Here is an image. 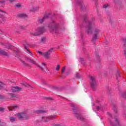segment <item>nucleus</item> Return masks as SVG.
Returning a JSON list of instances; mask_svg holds the SVG:
<instances>
[{
	"mask_svg": "<svg viewBox=\"0 0 126 126\" xmlns=\"http://www.w3.org/2000/svg\"><path fill=\"white\" fill-rule=\"evenodd\" d=\"M53 52H54V49L51 48L45 53H43V52L41 51H37V53L39 54V55H41V56H42V57L45 58V59H50V55H51Z\"/></svg>",
	"mask_w": 126,
	"mask_h": 126,
	"instance_id": "1",
	"label": "nucleus"
},
{
	"mask_svg": "<svg viewBox=\"0 0 126 126\" xmlns=\"http://www.w3.org/2000/svg\"><path fill=\"white\" fill-rule=\"evenodd\" d=\"M16 117L17 118H18L19 120H27L28 119V117L26 116V114L25 113H18L15 115Z\"/></svg>",
	"mask_w": 126,
	"mask_h": 126,
	"instance_id": "2",
	"label": "nucleus"
},
{
	"mask_svg": "<svg viewBox=\"0 0 126 126\" xmlns=\"http://www.w3.org/2000/svg\"><path fill=\"white\" fill-rule=\"evenodd\" d=\"M90 79H91V86L92 88L94 89V87L96 86V82L95 81V79L94 77L91 76L90 77Z\"/></svg>",
	"mask_w": 126,
	"mask_h": 126,
	"instance_id": "3",
	"label": "nucleus"
},
{
	"mask_svg": "<svg viewBox=\"0 0 126 126\" xmlns=\"http://www.w3.org/2000/svg\"><path fill=\"white\" fill-rule=\"evenodd\" d=\"M11 90L12 92H18L21 90V88L18 87H11Z\"/></svg>",
	"mask_w": 126,
	"mask_h": 126,
	"instance_id": "4",
	"label": "nucleus"
},
{
	"mask_svg": "<svg viewBox=\"0 0 126 126\" xmlns=\"http://www.w3.org/2000/svg\"><path fill=\"white\" fill-rule=\"evenodd\" d=\"M37 31L39 33V34H41V33L44 32V28H38Z\"/></svg>",
	"mask_w": 126,
	"mask_h": 126,
	"instance_id": "5",
	"label": "nucleus"
},
{
	"mask_svg": "<svg viewBox=\"0 0 126 126\" xmlns=\"http://www.w3.org/2000/svg\"><path fill=\"white\" fill-rule=\"evenodd\" d=\"M38 9H39V7H32L31 9V11H32L33 12H34V11L38 10Z\"/></svg>",
	"mask_w": 126,
	"mask_h": 126,
	"instance_id": "6",
	"label": "nucleus"
},
{
	"mask_svg": "<svg viewBox=\"0 0 126 126\" xmlns=\"http://www.w3.org/2000/svg\"><path fill=\"white\" fill-rule=\"evenodd\" d=\"M52 30L55 32V33H58V27L57 26H53L52 28Z\"/></svg>",
	"mask_w": 126,
	"mask_h": 126,
	"instance_id": "7",
	"label": "nucleus"
},
{
	"mask_svg": "<svg viewBox=\"0 0 126 126\" xmlns=\"http://www.w3.org/2000/svg\"><path fill=\"white\" fill-rule=\"evenodd\" d=\"M6 13L4 11L0 10V16L1 17L3 15H5Z\"/></svg>",
	"mask_w": 126,
	"mask_h": 126,
	"instance_id": "8",
	"label": "nucleus"
},
{
	"mask_svg": "<svg viewBox=\"0 0 126 126\" xmlns=\"http://www.w3.org/2000/svg\"><path fill=\"white\" fill-rule=\"evenodd\" d=\"M5 87V84H2V83L0 82V89H2Z\"/></svg>",
	"mask_w": 126,
	"mask_h": 126,
	"instance_id": "9",
	"label": "nucleus"
},
{
	"mask_svg": "<svg viewBox=\"0 0 126 126\" xmlns=\"http://www.w3.org/2000/svg\"><path fill=\"white\" fill-rule=\"evenodd\" d=\"M20 17H23V18H25L27 17V15L24 13L20 14L19 16Z\"/></svg>",
	"mask_w": 126,
	"mask_h": 126,
	"instance_id": "10",
	"label": "nucleus"
},
{
	"mask_svg": "<svg viewBox=\"0 0 126 126\" xmlns=\"http://www.w3.org/2000/svg\"><path fill=\"white\" fill-rule=\"evenodd\" d=\"M55 117L56 116L55 115L49 116V117L47 118V120H52V119H55Z\"/></svg>",
	"mask_w": 126,
	"mask_h": 126,
	"instance_id": "11",
	"label": "nucleus"
},
{
	"mask_svg": "<svg viewBox=\"0 0 126 126\" xmlns=\"http://www.w3.org/2000/svg\"><path fill=\"white\" fill-rule=\"evenodd\" d=\"M16 6L17 8H20L22 5L20 3H18L16 5Z\"/></svg>",
	"mask_w": 126,
	"mask_h": 126,
	"instance_id": "12",
	"label": "nucleus"
},
{
	"mask_svg": "<svg viewBox=\"0 0 126 126\" xmlns=\"http://www.w3.org/2000/svg\"><path fill=\"white\" fill-rule=\"evenodd\" d=\"M25 48L26 49V50H27V51H28L27 53H28V54H30L31 55H32L31 51H30L29 49H28L26 47H25Z\"/></svg>",
	"mask_w": 126,
	"mask_h": 126,
	"instance_id": "13",
	"label": "nucleus"
},
{
	"mask_svg": "<svg viewBox=\"0 0 126 126\" xmlns=\"http://www.w3.org/2000/svg\"><path fill=\"white\" fill-rule=\"evenodd\" d=\"M64 71H65V67H63L62 69V73H64Z\"/></svg>",
	"mask_w": 126,
	"mask_h": 126,
	"instance_id": "14",
	"label": "nucleus"
},
{
	"mask_svg": "<svg viewBox=\"0 0 126 126\" xmlns=\"http://www.w3.org/2000/svg\"><path fill=\"white\" fill-rule=\"evenodd\" d=\"M4 5V1H0V6H3Z\"/></svg>",
	"mask_w": 126,
	"mask_h": 126,
	"instance_id": "15",
	"label": "nucleus"
},
{
	"mask_svg": "<svg viewBox=\"0 0 126 126\" xmlns=\"http://www.w3.org/2000/svg\"><path fill=\"white\" fill-rule=\"evenodd\" d=\"M61 68V66L60 65H58L56 68L57 70H59Z\"/></svg>",
	"mask_w": 126,
	"mask_h": 126,
	"instance_id": "16",
	"label": "nucleus"
},
{
	"mask_svg": "<svg viewBox=\"0 0 126 126\" xmlns=\"http://www.w3.org/2000/svg\"><path fill=\"white\" fill-rule=\"evenodd\" d=\"M15 118L12 117L10 118V121L11 122H15Z\"/></svg>",
	"mask_w": 126,
	"mask_h": 126,
	"instance_id": "17",
	"label": "nucleus"
},
{
	"mask_svg": "<svg viewBox=\"0 0 126 126\" xmlns=\"http://www.w3.org/2000/svg\"><path fill=\"white\" fill-rule=\"evenodd\" d=\"M108 6H109V4H106L103 5V8H107V7H108Z\"/></svg>",
	"mask_w": 126,
	"mask_h": 126,
	"instance_id": "18",
	"label": "nucleus"
},
{
	"mask_svg": "<svg viewBox=\"0 0 126 126\" xmlns=\"http://www.w3.org/2000/svg\"><path fill=\"white\" fill-rule=\"evenodd\" d=\"M3 111H4V108L0 107V112H3Z\"/></svg>",
	"mask_w": 126,
	"mask_h": 126,
	"instance_id": "19",
	"label": "nucleus"
},
{
	"mask_svg": "<svg viewBox=\"0 0 126 126\" xmlns=\"http://www.w3.org/2000/svg\"><path fill=\"white\" fill-rule=\"evenodd\" d=\"M45 17H44V18H43V19H42V20H39V22H40V23H42V22H43V21H44V20H45Z\"/></svg>",
	"mask_w": 126,
	"mask_h": 126,
	"instance_id": "20",
	"label": "nucleus"
},
{
	"mask_svg": "<svg viewBox=\"0 0 126 126\" xmlns=\"http://www.w3.org/2000/svg\"><path fill=\"white\" fill-rule=\"evenodd\" d=\"M29 62H30V63H35V62L31 59L29 60Z\"/></svg>",
	"mask_w": 126,
	"mask_h": 126,
	"instance_id": "21",
	"label": "nucleus"
},
{
	"mask_svg": "<svg viewBox=\"0 0 126 126\" xmlns=\"http://www.w3.org/2000/svg\"><path fill=\"white\" fill-rule=\"evenodd\" d=\"M17 108H18V106H14L13 107V109L15 110V109H17Z\"/></svg>",
	"mask_w": 126,
	"mask_h": 126,
	"instance_id": "22",
	"label": "nucleus"
},
{
	"mask_svg": "<svg viewBox=\"0 0 126 126\" xmlns=\"http://www.w3.org/2000/svg\"><path fill=\"white\" fill-rule=\"evenodd\" d=\"M37 113H38V114H40V113H44V111H43V110H39V111H37Z\"/></svg>",
	"mask_w": 126,
	"mask_h": 126,
	"instance_id": "23",
	"label": "nucleus"
},
{
	"mask_svg": "<svg viewBox=\"0 0 126 126\" xmlns=\"http://www.w3.org/2000/svg\"><path fill=\"white\" fill-rule=\"evenodd\" d=\"M5 126L4 124H1V123H0V126Z\"/></svg>",
	"mask_w": 126,
	"mask_h": 126,
	"instance_id": "24",
	"label": "nucleus"
},
{
	"mask_svg": "<svg viewBox=\"0 0 126 126\" xmlns=\"http://www.w3.org/2000/svg\"><path fill=\"white\" fill-rule=\"evenodd\" d=\"M10 2H13V1H15V0H9Z\"/></svg>",
	"mask_w": 126,
	"mask_h": 126,
	"instance_id": "25",
	"label": "nucleus"
},
{
	"mask_svg": "<svg viewBox=\"0 0 126 126\" xmlns=\"http://www.w3.org/2000/svg\"><path fill=\"white\" fill-rule=\"evenodd\" d=\"M11 97H16V96H15L14 94H11Z\"/></svg>",
	"mask_w": 126,
	"mask_h": 126,
	"instance_id": "26",
	"label": "nucleus"
},
{
	"mask_svg": "<svg viewBox=\"0 0 126 126\" xmlns=\"http://www.w3.org/2000/svg\"><path fill=\"white\" fill-rule=\"evenodd\" d=\"M116 123L118 124V125H119V120H116Z\"/></svg>",
	"mask_w": 126,
	"mask_h": 126,
	"instance_id": "27",
	"label": "nucleus"
},
{
	"mask_svg": "<svg viewBox=\"0 0 126 126\" xmlns=\"http://www.w3.org/2000/svg\"><path fill=\"white\" fill-rule=\"evenodd\" d=\"M42 65H47V64H46V63H42Z\"/></svg>",
	"mask_w": 126,
	"mask_h": 126,
	"instance_id": "28",
	"label": "nucleus"
},
{
	"mask_svg": "<svg viewBox=\"0 0 126 126\" xmlns=\"http://www.w3.org/2000/svg\"><path fill=\"white\" fill-rule=\"evenodd\" d=\"M96 109H97V110H99V109H100V107H99V106H97V107H96Z\"/></svg>",
	"mask_w": 126,
	"mask_h": 126,
	"instance_id": "29",
	"label": "nucleus"
},
{
	"mask_svg": "<svg viewBox=\"0 0 126 126\" xmlns=\"http://www.w3.org/2000/svg\"><path fill=\"white\" fill-rule=\"evenodd\" d=\"M12 48V46H10V47L8 48V49H11Z\"/></svg>",
	"mask_w": 126,
	"mask_h": 126,
	"instance_id": "30",
	"label": "nucleus"
},
{
	"mask_svg": "<svg viewBox=\"0 0 126 126\" xmlns=\"http://www.w3.org/2000/svg\"><path fill=\"white\" fill-rule=\"evenodd\" d=\"M49 121V120H46V122H48Z\"/></svg>",
	"mask_w": 126,
	"mask_h": 126,
	"instance_id": "31",
	"label": "nucleus"
},
{
	"mask_svg": "<svg viewBox=\"0 0 126 126\" xmlns=\"http://www.w3.org/2000/svg\"><path fill=\"white\" fill-rule=\"evenodd\" d=\"M9 111H12V110L11 109H9Z\"/></svg>",
	"mask_w": 126,
	"mask_h": 126,
	"instance_id": "32",
	"label": "nucleus"
},
{
	"mask_svg": "<svg viewBox=\"0 0 126 126\" xmlns=\"http://www.w3.org/2000/svg\"><path fill=\"white\" fill-rule=\"evenodd\" d=\"M36 35H39V34H36Z\"/></svg>",
	"mask_w": 126,
	"mask_h": 126,
	"instance_id": "33",
	"label": "nucleus"
},
{
	"mask_svg": "<svg viewBox=\"0 0 126 126\" xmlns=\"http://www.w3.org/2000/svg\"><path fill=\"white\" fill-rule=\"evenodd\" d=\"M27 85H29L27 84Z\"/></svg>",
	"mask_w": 126,
	"mask_h": 126,
	"instance_id": "34",
	"label": "nucleus"
}]
</instances>
